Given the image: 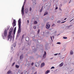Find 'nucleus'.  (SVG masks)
<instances>
[{
    "mask_svg": "<svg viewBox=\"0 0 74 74\" xmlns=\"http://www.w3.org/2000/svg\"><path fill=\"white\" fill-rule=\"evenodd\" d=\"M33 40H34V41L35 40H35V39H33Z\"/></svg>",
    "mask_w": 74,
    "mask_h": 74,
    "instance_id": "nucleus-55",
    "label": "nucleus"
},
{
    "mask_svg": "<svg viewBox=\"0 0 74 74\" xmlns=\"http://www.w3.org/2000/svg\"><path fill=\"white\" fill-rule=\"evenodd\" d=\"M40 30L39 29H38V34H39V33H40Z\"/></svg>",
    "mask_w": 74,
    "mask_h": 74,
    "instance_id": "nucleus-28",
    "label": "nucleus"
},
{
    "mask_svg": "<svg viewBox=\"0 0 74 74\" xmlns=\"http://www.w3.org/2000/svg\"><path fill=\"white\" fill-rule=\"evenodd\" d=\"M23 74V72H22V73H21V70H19L18 72H17V74Z\"/></svg>",
    "mask_w": 74,
    "mask_h": 74,
    "instance_id": "nucleus-9",
    "label": "nucleus"
},
{
    "mask_svg": "<svg viewBox=\"0 0 74 74\" xmlns=\"http://www.w3.org/2000/svg\"><path fill=\"white\" fill-rule=\"evenodd\" d=\"M7 34V29H5L4 31V35L5 37H6Z\"/></svg>",
    "mask_w": 74,
    "mask_h": 74,
    "instance_id": "nucleus-5",
    "label": "nucleus"
},
{
    "mask_svg": "<svg viewBox=\"0 0 74 74\" xmlns=\"http://www.w3.org/2000/svg\"><path fill=\"white\" fill-rule=\"evenodd\" d=\"M43 0V1H44V0Z\"/></svg>",
    "mask_w": 74,
    "mask_h": 74,
    "instance_id": "nucleus-60",
    "label": "nucleus"
},
{
    "mask_svg": "<svg viewBox=\"0 0 74 74\" xmlns=\"http://www.w3.org/2000/svg\"><path fill=\"white\" fill-rule=\"evenodd\" d=\"M18 23V34H19V33L21 32V30L22 29L21 28V18L19 19Z\"/></svg>",
    "mask_w": 74,
    "mask_h": 74,
    "instance_id": "nucleus-1",
    "label": "nucleus"
},
{
    "mask_svg": "<svg viewBox=\"0 0 74 74\" xmlns=\"http://www.w3.org/2000/svg\"><path fill=\"white\" fill-rule=\"evenodd\" d=\"M36 26H34L33 27V28L34 29H36Z\"/></svg>",
    "mask_w": 74,
    "mask_h": 74,
    "instance_id": "nucleus-27",
    "label": "nucleus"
},
{
    "mask_svg": "<svg viewBox=\"0 0 74 74\" xmlns=\"http://www.w3.org/2000/svg\"><path fill=\"white\" fill-rule=\"evenodd\" d=\"M51 38L52 41V36H51Z\"/></svg>",
    "mask_w": 74,
    "mask_h": 74,
    "instance_id": "nucleus-44",
    "label": "nucleus"
},
{
    "mask_svg": "<svg viewBox=\"0 0 74 74\" xmlns=\"http://www.w3.org/2000/svg\"><path fill=\"white\" fill-rule=\"evenodd\" d=\"M32 48H34V47H32Z\"/></svg>",
    "mask_w": 74,
    "mask_h": 74,
    "instance_id": "nucleus-52",
    "label": "nucleus"
},
{
    "mask_svg": "<svg viewBox=\"0 0 74 74\" xmlns=\"http://www.w3.org/2000/svg\"><path fill=\"white\" fill-rule=\"evenodd\" d=\"M55 69V67L54 66L52 67L51 68V69Z\"/></svg>",
    "mask_w": 74,
    "mask_h": 74,
    "instance_id": "nucleus-32",
    "label": "nucleus"
},
{
    "mask_svg": "<svg viewBox=\"0 0 74 74\" xmlns=\"http://www.w3.org/2000/svg\"><path fill=\"white\" fill-rule=\"evenodd\" d=\"M25 1L23 3V5H25Z\"/></svg>",
    "mask_w": 74,
    "mask_h": 74,
    "instance_id": "nucleus-39",
    "label": "nucleus"
},
{
    "mask_svg": "<svg viewBox=\"0 0 74 74\" xmlns=\"http://www.w3.org/2000/svg\"><path fill=\"white\" fill-rule=\"evenodd\" d=\"M58 55V53L55 54H54V55H55V56H56V55Z\"/></svg>",
    "mask_w": 74,
    "mask_h": 74,
    "instance_id": "nucleus-35",
    "label": "nucleus"
},
{
    "mask_svg": "<svg viewBox=\"0 0 74 74\" xmlns=\"http://www.w3.org/2000/svg\"><path fill=\"white\" fill-rule=\"evenodd\" d=\"M33 64H34V62H32L31 64L32 66H33Z\"/></svg>",
    "mask_w": 74,
    "mask_h": 74,
    "instance_id": "nucleus-33",
    "label": "nucleus"
},
{
    "mask_svg": "<svg viewBox=\"0 0 74 74\" xmlns=\"http://www.w3.org/2000/svg\"><path fill=\"white\" fill-rule=\"evenodd\" d=\"M49 71V70H48L45 73V74H48Z\"/></svg>",
    "mask_w": 74,
    "mask_h": 74,
    "instance_id": "nucleus-21",
    "label": "nucleus"
},
{
    "mask_svg": "<svg viewBox=\"0 0 74 74\" xmlns=\"http://www.w3.org/2000/svg\"><path fill=\"white\" fill-rule=\"evenodd\" d=\"M24 38V35H23L22 36V38Z\"/></svg>",
    "mask_w": 74,
    "mask_h": 74,
    "instance_id": "nucleus-37",
    "label": "nucleus"
},
{
    "mask_svg": "<svg viewBox=\"0 0 74 74\" xmlns=\"http://www.w3.org/2000/svg\"><path fill=\"white\" fill-rule=\"evenodd\" d=\"M24 72H25V73H27V71H24Z\"/></svg>",
    "mask_w": 74,
    "mask_h": 74,
    "instance_id": "nucleus-48",
    "label": "nucleus"
},
{
    "mask_svg": "<svg viewBox=\"0 0 74 74\" xmlns=\"http://www.w3.org/2000/svg\"><path fill=\"white\" fill-rule=\"evenodd\" d=\"M27 21L28 22V23H29V20H27Z\"/></svg>",
    "mask_w": 74,
    "mask_h": 74,
    "instance_id": "nucleus-53",
    "label": "nucleus"
},
{
    "mask_svg": "<svg viewBox=\"0 0 74 74\" xmlns=\"http://www.w3.org/2000/svg\"><path fill=\"white\" fill-rule=\"evenodd\" d=\"M48 14V12H45V14H44V16H45V15H47Z\"/></svg>",
    "mask_w": 74,
    "mask_h": 74,
    "instance_id": "nucleus-19",
    "label": "nucleus"
},
{
    "mask_svg": "<svg viewBox=\"0 0 74 74\" xmlns=\"http://www.w3.org/2000/svg\"><path fill=\"white\" fill-rule=\"evenodd\" d=\"M70 55H73V52L72 50L70 51Z\"/></svg>",
    "mask_w": 74,
    "mask_h": 74,
    "instance_id": "nucleus-17",
    "label": "nucleus"
},
{
    "mask_svg": "<svg viewBox=\"0 0 74 74\" xmlns=\"http://www.w3.org/2000/svg\"><path fill=\"white\" fill-rule=\"evenodd\" d=\"M26 41H29V38H28V37H27L26 38Z\"/></svg>",
    "mask_w": 74,
    "mask_h": 74,
    "instance_id": "nucleus-22",
    "label": "nucleus"
},
{
    "mask_svg": "<svg viewBox=\"0 0 74 74\" xmlns=\"http://www.w3.org/2000/svg\"><path fill=\"white\" fill-rule=\"evenodd\" d=\"M57 23H60V21H58L57 22Z\"/></svg>",
    "mask_w": 74,
    "mask_h": 74,
    "instance_id": "nucleus-38",
    "label": "nucleus"
},
{
    "mask_svg": "<svg viewBox=\"0 0 74 74\" xmlns=\"http://www.w3.org/2000/svg\"><path fill=\"white\" fill-rule=\"evenodd\" d=\"M28 11H29V10H28V9L27 8V9H25V13H27Z\"/></svg>",
    "mask_w": 74,
    "mask_h": 74,
    "instance_id": "nucleus-11",
    "label": "nucleus"
},
{
    "mask_svg": "<svg viewBox=\"0 0 74 74\" xmlns=\"http://www.w3.org/2000/svg\"><path fill=\"white\" fill-rule=\"evenodd\" d=\"M63 38H64V39H67V37H63Z\"/></svg>",
    "mask_w": 74,
    "mask_h": 74,
    "instance_id": "nucleus-25",
    "label": "nucleus"
},
{
    "mask_svg": "<svg viewBox=\"0 0 74 74\" xmlns=\"http://www.w3.org/2000/svg\"><path fill=\"white\" fill-rule=\"evenodd\" d=\"M52 38H53V39L54 38V36H52Z\"/></svg>",
    "mask_w": 74,
    "mask_h": 74,
    "instance_id": "nucleus-49",
    "label": "nucleus"
},
{
    "mask_svg": "<svg viewBox=\"0 0 74 74\" xmlns=\"http://www.w3.org/2000/svg\"><path fill=\"white\" fill-rule=\"evenodd\" d=\"M53 59V58H50L51 60H52Z\"/></svg>",
    "mask_w": 74,
    "mask_h": 74,
    "instance_id": "nucleus-46",
    "label": "nucleus"
},
{
    "mask_svg": "<svg viewBox=\"0 0 74 74\" xmlns=\"http://www.w3.org/2000/svg\"><path fill=\"white\" fill-rule=\"evenodd\" d=\"M24 5H23V6L21 10V13L22 16L24 15V9H25V8H24Z\"/></svg>",
    "mask_w": 74,
    "mask_h": 74,
    "instance_id": "nucleus-3",
    "label": "nucleus"
},
{
    "mask_svg": "<svg viewBox=\"0 0 74 74\" xmlns=\"http://www.w3.org/2000/svg\"><path fill=\"white\" fill-rule=\"evenodd\" d=\"M47 54V53H46V52L45 51L44 52V54L43 55V58H45L46 57V55Z\"/></svg>",
    "mask_w": 74,
    "mask_h": 74,
    "instance_id": "nucleus-12",
    "label": "nucleus"
},
{
    "mask_svg": "<svg viewBox=\"0 0 74 74\" xmlns=\"http://www.w3.org/2000/svg\"><path fill=\"white\" fill-rule=\"evenodd\" d=\"M66 22V21H64L63 22H62L61 23H64V22Z\"/></svg>",
    "mask_w": 74,
    "mask_h": 74,
    "instance_id": "nucleus-40",
    "label": "nucleus"
},
{
    "mask_svg": "<svg viewBox=\"0 0 74 74\" xmlns=\"http://www.w3.org/2000/svg\"><path fill=\"white\" fill-rule=\"evenodd\" d=\"M32 8L30 7L29 9V11L30 12L31 11H32Z\"/></svg>",
    "mask_w": 74,
    "mask_h": 74,
    "instance_id": "nucleus-30",
    "label": "nucleus"
},
{
    "mask_svg": "<svg viewBox=\"0 0 74 74\" xmlns=\"http://www.w3.org/2000/svg\"><path fill=\"white\" fill-rule=\"evenodd\" d=\"M15 67L16 68H18L19 67V66H18L17 65H16L15 66Z\"/></svg>",
    "mask_w": 74,
    "mask_h": 74,
    "instance_id": "nucleus-20",
    "label": "nucleus"
},
{
    "mask_svg": "<svg viewBox=\"0 0 74 74\" xmlns=\"http://www.w3.org/2000/svg\"><path fill=\"white\" fill-rule=\"evenodd\" d=\"M70 26H69L68 27H67V29H69V28H70V27H70Z\"/></svg>",
    "mask_w": 74,
    "mask_h": 74,
    "instance_id": "nucleus-31",
    "label": "nucleus"
},
{
    "mask_svg": "<svg viewBox=\"0 0 74 74\" xmlns=\"http://www.w3.org/2000/svg\"><path fill=\"white\" fill-rule=\"evenodd\" d=\"M55 26V24H53L52 25V26Z\"/></svg>",
    "mask_w": 74,
    "mask_h": 74,
    "instance_id": "nucleus-43",
    "label": "nucleus"
},
{
    "mask_svg": "<svg viewBox=\"0 0 74 74\" xmlns=\"http://www.w3.org/2000/svg\"><path fill=\"white\" fill-rule=\"evenodd\" d=\"M34 24H37V21H35L34 23Z\"/></svg>",
    "mask_w": 74,
    "mask_h": 74,
    "instance_id": "nucleus-26",
    "label": "nucleus"
},
{
    "mask_svg": "<svg viewBox=\"0 0 74 74\" xmlns=\"http://www.w3.org/2000/svg\"><path fill=\"white\" fill-rule=\"evenodd\" d=\"M66 19H67V18H64V20H66Z\"/></svg>",
    "mask_w": 74,
    "mask_h": 74,
    "instance_id": "nucleus-47",
    "label": "nucleus"
},
{
    "mask_svg": "<svg viewBox=\"0 0 74 74\" xmlns=\"http://www.w3.org/2000/svg\"><path fill=\"white\" fill-rule=\"evenodd\" d=\"M70 0V1H71V0Z\"/></svg>",
    "mask_w": 74,
    "mask_h": 74,
    "instance_id": "nucleus-57",
    "label": "nucleus"
},
{
    "mask_svg": "<svg viewBox=\"0 0 74 74\" xmlns=\"http://www.w3.org/2000/svg\"><path fill=\"white\" fill-rule=\"evenodd\" d=\"M13 46L14 47H16V44L15 43H14L13 44Z\"/></svg>",
    "mask_w": 74,
    "mask_h": 74,
    "instance_id": "nucleus-24",
    "label": "nucleus"
},
{
    "mask_svg": "<svg viewBox=\"0 0 74 74\" xmlns=\"http://www.w3.org/2000/svg\"><path fill=\"white\" fill-rule=\"evenodd\" d=\"M59 35H60V34H58V35H57V36H59Z\"/></svg>",
    "mask_w": 74,
    "mask_h": 74,
    "instance_id": "nucleus-50",
    "label": "nucleus"
},
{
    "mask_svg": "<svg viewBox=\"0 0 74 74\" xmlns=\"http://www.w3.org/2000/svg\"><path fill=\"white\" fill-rule=\"evenodd\" d=\"M35 64L36 66V67H39V66H40V64L38 62H36L35 63Z\"/></svg>",
    "mask_w": 74,
    "mask_h": 74,
    "instance_id": "nucleus-8",
    "label": "nucleus"
},
{
    "mask_svg": "<svg viewBox=\"0 0 74 74\" xmlns=\"http://www.w3.org/2000/svg\"><path fill=\"white\" fill-rule=\"evenodd\" d=\"M42 9H43V8L42 7L41 9L40 10L39 12H42Z\"/></svg>",
    "mask_w": 74,
    "mask_h": 74,
    "instance_id": "nucleus-18",
    "label": "nucleus"
},
{
    "mask_svg": "<svg viewBox=\"0 0 74 74\" xmlns=\"http://www.w3.org/2000/svg\"><path fill=\"white\" fill-rule=\"evenodd\" d=\"M13 27H14L16 26V23H15V20H14L13 23L12 24Z\"/></svg>",
    "mask_w": 74,
    "mask_h": 74,
    "instance_id": "nucleus-6",
    "label": "nucleus"
},
{
    "mask_svg": "<svg viewBox=\"0 0 74 74\" xmlns=\"http://www.w3.org/2000/svg\"><path fill=\"white\" fill-rule=\"evenodd\" d=\"M3 39H4V36H3Z\"/></svg>",
    "mask_w": 74,
    "mask_h": 74,
    "instance_id": "nucleus-51",
    "label": "nucleus"
},
{
    "mask_svg": "<svg viewBox=\"0 0 74 74\" xmlns=\"http://www.w3.org/2000/svg\"><path fill=\"white\" fill-rule=\"evenodd\" d=\"M54 19V18H53V17H52L51 18V19H52V20H53Z\"/></svg>",
    "mask_w": 74,
    "mask_h": 74,
    "instance_id": "nucleus-34",
    "label": "nucleus"
},
{
    "mask_svg": "<svg viewBox=\"0 0 74 74\" xmlns=\"http://www.w3.org/2000/svg\"><path fill=\"white\" fill-rule=\"evenodd\" d=\"M58 7H56V8L55 9H56V10H58Z\"/></svg>",
    "mask_w": 74,
    "mask_h": 74,
    "instance_id": "nucleus-41",
    "label": "nucleus"
},
{
    "mask_svg": "<svg viewBox=\"0 0 74 74\" xmlns=\"http://www.w3.org/2000/svg\"><path fill=\"white\" fill-rule=\"evenodd\" d=\"M17 36H18V35H17Z\"/></svg>",
    "mask_w": 74,
    "mask_h": 74,
    "instance_id": "nucleus-59",
    "label": "nucleus"
},
{
    "mask_svg": "<svg viewBox=\"0 0 74 74\" xmlns=\"http://www.w3.org/2000/svg\"><path fill=\"white\" fill-rule=\"evenodd\" d=\"M15 64V62L13 63L12 64V66H14V64Z\"/></svg>",
    "mask_w": 74,
    "mask_h": 74,
    "instance_id": "nucleus-36",
    "label": "nucleus"
},
{
    "mask_svg": "<svg viewBox=\"0 0 74 74\" xmlns=\"http://www.w3.org/2000/svg\"><path fill=\"white\" fill-rule=\"evenodd\" d=\"M13 30V29L10 28L9 30V35L11 36V33H12V30Z\"/></svg>",
    "mask_w": 74,
    "mask_h": 74,
    "instance_id": "nucleus-7",
    "label": "nucleus"
},
{
    "mask_svg": "<svg viewBox=\"0 0 74 74\" xmlns=\"http://www.w3.org/2000/svg\"><path fill=\"white\" fill-rule=\"evenodd\" d=\"M37 72H36L34 74H37Z\"/></svg>",
    "mask_w": 74,
    "mask_h": 74,
    "instance_id": "nucleus-42",
    "label": "nucleus"
},
{
    "mask_svg": "<svg viewBox=\"0 0 74 74\" xmlns=\"http://www.w3.org/2000/svg\"><path fill=\"white\" fill-rule=\"evenodd\" d=\"M46 28L47 29H49L50 28V25L49 24V22H47L46 23Z\"/></svg>",
    "mask_w": 74,
    "mask_h": 74,
    "instance_id": "nucleus-2",
    "label": "nucleus"
},
{
    "mask_svg": "<svg viewBox=\"0 0 74 74\" xmlns=\"http://www.w3.org/2000/svg\"><path fill=\"white\" fill-rule=\"evenodd\" d=\"M72 21V20L71 21H70V22H71Z\"/></svg>",
    "mask_w": 74,
    "mask_h": 74,
    "instance_id": "nucleus-56",
    "label": "nucleus"
},
{
    "mask_svg": "<svg viewBox=\"0 0 74 74\" xmlns=\"http://www.w3.org/2000/svg\"><path fill=\"white\" fill-rule=\"evenodd\" d=\"M59 7H62V4H60L59 5Z\"/></svg>",
    "mask_w": 74,
    "mask_h": 74,
    "instance_id": "nucleus-29",
    "label": "nucleus"
},
{
    "mask_svg": "<svg viewBox=\"0 0 74 74\" xmlns=\"http://www.w3.org/2000/svg\"><path fill=\"white\" fill-rule=\"evenodd\" d=\"M45 66V63L43 62L41 64V68Z\"/></svg>",
    "mask_w": 74,
    "mask_h": 74,
    "instance_id": "nucleus-10",
    "label": "nucleus"
},
{
    "mask_svg": "<svg viewBox=\"0 0 74 74\" xmlns=\"http://www.w3.org/2000/svg\"><path fill=\"white\" fill-rule=\"evenodd\" d=\"M63 63L62 62L59 65V66L60 67H62V66H63Z\"/></svg>",
    "mask_w": 74,
    "mask_h": 74,
    "instance_id": "nucleus-15",
    "label": "nucleus"
},
{
    "mask_svg": "<svg viewBox=\"0 0 74 74\" xmlns=\"http://www.w3.org/2000/svg\"><path fill=\"white\" fill-rule=\"evenodd\" d=\"M12 46H13V45H12ZM13 46H12V47H11V48H12V47H13Z\"/></svg>",
    "mask_w": 74,
    "mask_h": 74,
    "instance_id": "nucleus-54",
    "label": "nucleus"
},
{
    "mask_svg": "<svg viewBox=\"0 0 74 74\" xmlns=\"http://www.w3.org/2000/svg\"><path fill=\"white\" fill-rule=\"evenodd\" d=\"M12 39V37H11V35H9L8 37L6 38V39L8 41L9 40V39H10V41H11V40Z\"/></svg>",
    "mask_w": 74,
    "mask_h": 74,
    "instance_id": "nucleus-4",
    "label": "nucleus"
},
{
    "mask_svg": "<svg viewBox=\"0 0 74 74\" xmlns=\"http://www.w3.org/2000/svg\"><path fill=\"white\" fill-rule=\"evenodd\" d=\"M20 59H23V55H21L20 57Z\"/></svg>",
    "mask_w": 74,
    "mask_h": 74,
    "instance_id": "nucleus-16",
    "label": "nucleus"
},
{
    "mask_svg": "<svg viewBox=\"0 0 74 74\" xmlns=\"http://www.w3.org/2000/svg\"><path fill=\"white\" fill-rule=\"evenodd\" d=\"M57 44H59L60 45V44H61V42H57Z\"/></svg>",
    "mask_w": 74,
    "mask_h": 74,
    "instance_id": "nucleus-23",
    "label": "nucleus"
},
{
    "mask_svg": "<svg viewBox=\"0 0 74 74\" xmlns=\"http://www.w3.org/2000/svg\"><path fill=\"white\" fill-rule=\"evenodd\" d=\"M58 56H60V53L58 54Z\"/></svg>",
    "mask_w": 74,
    "mask_h": 74,
    "instance_id": "nucleus-45",
    "label": "nucleus"
},
{
    "mask_svg": "<svg viewBox=\"0 0 74 74\" xmlns=\"http://www.w3.org/2000/svg\"><path fill=\"white\" fill-rule=\"evenodd\" d=\"M70 2H71V1H70L69 2V3H70Z\"/></svg>",
    "mask_w": 74,
    "mask_h": 74,
    "instance_id": "nucleus-58",
    "label": "nucleus"
},
{
    "mask_svg": "<svg viewBox=\"0 0 74 74\" xmlns=\"http://www.w3.org/2000/svg\"><path fill=\"white\" fill-rule=\"evenodd\" d=\"M12 73V71H11L10 70H9L7 74H11Z\"/></svg>",
    "mask_w": 74,
    "mask_h": 74,
    "instance_id": "nucleus-13",
    "label": "nucleus"
},
{
    "mask_svg": "<svg viewBox=\"0 0 74 74\" xmlns=\"http://www.w3.org/2000/svg\"><path fill=\"white\" fill-rule=\"evenodd\" d=\"M16 27L14 28V34H15V32H16Z\"/></svg>",
    "mask_w": 74,
    "mask_h": 74,
    "instance_id": "nucleus-14",
    "label": "nucleus"
}]
</instances>
